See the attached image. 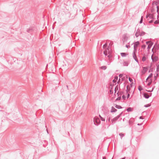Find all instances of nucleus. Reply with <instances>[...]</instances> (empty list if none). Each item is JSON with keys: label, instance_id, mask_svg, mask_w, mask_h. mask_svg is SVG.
Returning a JSON list of instances; mask_svg holds the SVG:
<instances>
[{"label": "nucleus", "instance_id": "41", "mask_svg": "<svg viewBox=\"0 0 159 159\" xmlns=\"http://www.w3.org/2000/svg\"><path fill=\"white\" fill-rule=\"evenodd\" d=\"M155 48V47H154V48H153V50H154V48Z\"/></svg>", "mask_w": 159, "mask_h": 159}, {"label": "nucleus", "instance_id": "31", "mask_svg": "<svg viewBox=\"0 0 159 159\" xmlns=\"http://www.w3.org/2000/svg\"><path fill=\"white\" fill-rule=\"evenodd\" d=\"M145 47H146V46L145 45H143L142 46V48H143V49H144L145 48Z\"/></svg>", "mask_w": 159, "mask_h": 159}, {"label": "nucleus", "instance_id": "11", "mask_svg": "<svg viewBox=\"0 0 159 159\" xmlns=\"http://www.w3.org/2000/svg\"><path fill=\"white\" fill-rule=\"evenodd\" d=\"M139 42H136L134 44V48L135 50H136V48L139 45Z\"/></svg>", "mask_w": 159, "mask_h": 159}, {"label": "nucleus", "instance_id": "36", "mask_svg": "<svg viewBox=\"0 0 159 159\" xmlns=\"http://www.w3.org/2000/svg\"><path fill=\"white\" fill-rule=\"evenodd\" d=\"M119 76L120 77H122V74H120L119 75Z\"/></svg>", "mask_w": 159, "mask_h": 159}, {"label": "nucleus", "instance_id": "21", "mask_svg": "<svg viewBox=\"0 0 159 159\" xmlns=\"http://www.w3.org/2000/svg\"><path fill=\"white\" fill-rule=\"evenodd\" d=\"M107 68V67L106 66H102L101 67V69L103 70H105Z\"/></svg>", "mask_w": 159, "mask_h": 159}, {"label": "nucleus", "instance_id": "10", "mask_svg": "<svg viewBox=\"0 0 159 159\" xmlns=\"http://www.w3.org/2000/svg\"><path fill=\"white\" fill-rule=\"evenodd\" d=\"M146 17L148 18V20H149V19L153 18V15L152 14H149L146 16Z\"/></svg>", "mask_w": 159, "mask_h": 159}, {"label": "nucleus", "instance_id": "1", "mask_svg": "<svg viewBox=\"0 0 159 159\" xmlns=\"http://www.w3.org/2000/svg\"><path fill=\"white\" fill-rule=\"evenodd\" d=\"M111 112H114L115 113L114 115L115 116H116L112 120V122H115L116 121L122 113V111L120 110H117L113 107H112L111 108Z\"/></svg>", "mask_w": 159, "mask_h": 159}, {"label": "nucleus", "instance_id": "26", "mask_svg": "<svg viewBox=\"0 0 159 159\" xmlns=\"http://www.w3.org/2000/svg\"><path fill=\"white\" fill-rule=\"evenodd\" d=\"M129 81L130 82H132V81L133 80H132V79L131 78H129Z\"/></svg>", "mask_w": 159, "mask_h": 159}, {"label": "nucleus", "instance_id": "8", "mask_svg": "<svg viewBox=\"0 0 159 159\" xmlns=\"http://www.w3.org/2000/svg\"><path fill=\"white\" fill-rule=\"evenodd\" d=\"M153 6L154 8H155L157 9L158 11V2H154L153 3Z\"/></svg>", "mask_w": 159, "mask_h": 159}, {"label": "nucleus", "instance_id": "24", "mask_svg": "<svg viewBox=\"0 0 159 159\" xmlns=\"http://www.w3.org/2000/svg\"><path fill=\"white\" fill-rule=\"evenodd\" d=\"M122 98L124 99L125 100L127 98V97H126L125 95H123L122 96Z\"/></svg>", "mask_w": 159, "mask_h": 159}, {"label": "nucleus", "instance_id": "12", "mask_svg": "<svg viewBox=\"0 0 159 159\" xmlns=\"http://www.w3.org/2000/svg\"><path fill=\"white\" fill-rule=\"evenodd\" d=\"M152 61H156L158 60V57H154L153 55H152Z\"/></svg>", "mask_w": 159, "mask_h": 159}, {"label": "nucleus", "instance_id": "16", "mask_svg": "<svg viewBox=\"0 0 159 159\" xmlns=\"http://www.w3.org/2000/svg\"><path fill=\"white\" fill-rule=\"evenodd\" d=\"M144 97L146 98H148L149 97V96L147 93L144 94Z\"/></svg>", "mask_w": 159, "mask_h": 159}, {"label": "nucleus", "instance_id": "32", "mask_svg": "<svg viewBox=\"0 0 159 159\" xmlns=\"http://www.w3.org/2000/svg\"><path fill=\"white\" fill-rule=\"evenodd\" d=\"M153 88H152L151 90H147V91L149 92H152L153 91Z\"/></svg>", "mask_w": 159, "mask_h": 159}, {"label": "nucleus", "instance_id": "33", "mask_svg": "<svg viewBox=\"0 0 159 159\" xmlns=\"http://www.w3.org/2000/svg\"><path fill=\"white\" fill-rule=\"evenodd\" d=\"M120 98H121L120 97H119L117 98H116V100H120Z\"/></svg>", "mask_w": 159, "mask_h": 159}, {"label": "nucleus", "instance_id": "9", "mask_svg": "<svg viewBox=\"0 0 159 159\" xmlns=\"http://www.w3.org/2000/svg\"><path fill=\"white\" fill-rule=\"evenodd\" d=\"M94 122H96L97 124H98L100 123V120L99 118L97 117H95L94 119Z\"/></svg>", "mask_w": 159, "mask_h": 159}, {"label": "nucleus", "instance_id": "25", "mask_svg": "<svg viewBox=\"0 0 159 159\" xmlns=\"http://www.w3.org/2000/svg\"><path fill=\"white\" fill-rule=\"evenodd\" d=\"M139 89L140 91H141V90H142L143 89H142V87H141V86H139Z\"/></svg>", "mask_w": 159, "mask_h": 159}, {"label": "nucleus", "instance_id": "18", "mask_svg": "<svg viewBox=\"0 0 159 159\" xmlns=\"http://www.w3.org/2000/svg\"><path fill=\"white\" fill-rule=\"evenodd\" d=\"M133 108L131 107H129L127 109V111L128 112L131 111H132Z\"/></svg>", "mask_w": 159, "mask_h": 159}, {"label": "nucleus", "instance_id": "6", "mask_svg": "<svg viewBox=\"0 0 159 159\" xmlns=\"http://www.w3.org/2000/svg\"><path fill=\"white\" fill-rule=\"evenodd\" d=\"M146 44L148 45V49H149L152 46L153 43L151 42H147Z\"/></svg>", "mask_w": 159, "mask_h": 159}, {"label": "nucleus", "instance_id": "23", "mask_svg": "<svg viewBox=\"0 0 159 159\" xmlns=\"http://www.w3.org/2000/svg\"><path fill=\"white\" fill-rule=\"evenodd\" d=\"M146 57H143L142 59V61H144L146 60Z\"/></svg>", "mask_w": 159, "mask_h": 159}, {"label": "nucleus", "instance_id": "7", "mask_svg": "<svg viewBox=\"0 0 159 159\" xmlns=\"http://www.w3.org/2000/svg\"><path fill=\"white\" fill-rule=\"evenodd\" d=\"M148 70V68L146 67H143V69L141 70V72L142 75L144 74Z\"/></svg>", "mask_w": 159, "mask_h": 159}, {"label": "nucleus", "instance_id": "5", "mask_svg": "<svg viewBox=\"0 0 159 159\" xmlns=\"http://www.w3.org/2000/svg\"><path fill=\"white\" fill-rule=\"evenodd\" d=\"M152 81V78H147L146 80V82L148 83V85H149L151 84Z\"/></svg>", "mask_w": 159, "mask_h": 159}, {"label": "nucleus", "instance_id": "37", "mask_svg": "<svg viewBox=\"0 0 159 159\" xmlns=\"http://www.w3.org/2000/svg\"><path fill=\"white\" fill-rule=\"evenodd\" d=\"M152 20H150V21H149V22L150 23H152Z\"/></svg>", "mask_w": 159, "mask_h": 159}, {"label": "nucleus", "instance_id": "19", "mask_svg": "<svg viewBox=\"0 0 159 159\" xmlns=\"http://www.w3.org/2000/svg\"><path fill=\"white\" fill-rule=\"evenodd\" d=\"M154 23L155 24H158L159 23V17H158V20L155 21Z\"/></svg>", "mask_w": 159, "mask_h": 159}, {"label": "nucleus", "instance_id": "4", "mask_svg": "<svg viewBox=\"0 0 159 159\" xmlns=\"http://www.w3.org/2000/svg\"><path fill=\"white\" fill-rule=\"evenodd\" d=\"M132 83L130 84L131 87L129 86H127V91L128 93L127 96V98L128 99L129 98L130 95L129 93H133L134 91V87L132 85Z\"/></svg>", "mask_w": 159, "mask_h": 159}, {"label": "nucleus", "instance_id": "17", "mask_svg": "<svg viewBox=\"0 0 159 159\" xmlns=\"http://www.w3.org/2000/svg\"><path fill=\"white\" fill-rule=\"evenodd\" d=\"M153 76V74L152 73H150V74L149 75L148 78H152Z\"/></svg>", "mask_w": 159, "mask_h": 159}, {"label": "nucleus", "instance_id": "35", "mask_svg": "<svg viewBox=\"0 0 159 159\" xmlns=\"http://www.w3.org/2000/svg\"><path fill=\"white\" fill-rule=\"evenodd\" d=\"M152 71V69H151V70H150L149 71H148V72L149 73V72H150L151 71Z\"/></svg>", "mask_w": 159, "mask_h": 159}, {"label": "nucleus", "instance_id": "34", "mask_svg": "<svg viewBox=\"0 0 159 159\" xmlns=\"http://www.w3.org/2000/svg\"><path fill=\"white\" fill-rule=\"evenodd\" d=\"M120 79H119V80H118V81L117 82V83L118 84H119V83H120Z\"/></svg>", "mask_w": 159, "mask_h": 159}, {"label": "nucleus", "instance_id": "27", "mask_svg": "<svg viewBox=\"0 0 159 159\" xmlns=\"http://www.w3.org/2000/svg\"><path fill=\"white\" fill-rule=\"evenodd\" d=\"M150 106V105L149 104H148L147 105H145L144 106L145 107H149Z\"/></svg>", "mask_w": 159, "mask_h": 159}, {"label": "nucleus", "instance_id": "40", "mask_svg": "<svg viewBox=\"0 0 159 159\" xmlns=\"http://www.w3.org/2000/svg\"><path fill=\"white\" fill-rule=\"evenodd\" d=\"M159 69V68H158V67H157V70H158V69Z\"/></svg>", "mask_w": 159, "mask_h": 159}, {"label": "nucleus", "instance_id": "42", "mask_svg": "<svg viewBox=\"0 0 159 159\" xmlns=\"http://www.w3.org/2000/svg\"><path fill=\"white\" fill-rule=\"evenodd\" d=\"M122 159H125L124 158H122Z\"/></svg>", "mask_w": 159, "mask_h": 159}, {"label": "nucleus", "instance_id": "29", "mask_svg": "<svg viewBox=\"0 0 159 159\" xmlns=\"http://www.w3.org/2000/svg\"><path fill=\"white\" fill-rule=\"evenodd\" d=\"M100 118H101V120H102V121H104L105 120V119L103 118H102V117L100 116Z\"/></svg>", "mask_w": 159, "mask_h": 159}, {"label": "nucleus", "instance_id": "30", "mask_svg": "<svg viewBox=\"0 0 159 159\" xmlns=\"http://www.w3.org/2000/svg\"><path fill=\"white\" fill-rule=\"evenodd\" d=\"M130 47V46H129V45H126V48H129V47Z\"/></svg>", "mask_w": 159, "mask_h": 159}, {"label": "nucleus", "instance_id": "14", "mask_svg": "<svg viewBox=\"0 0 159 159\" xmlns=\"http://www.w3.org/2000/svg\"><path fill=\"white\" fill-rule=\"evenodd\" d=\"M118 77L117 76L115 77V79L114 80H113L112 81V82L113 83H115L116 84V82L118 80Z\"/></svg>", "mask_w": 159, "mask_h": 159}, {"label": "nucleus", "instance_id": "28", "mask_svg": "<svg viewBox=\"0 0 159 159\" xmlns=\"http://www.w3.org/2000/svg\"><path fill=\"white\" fill-rule=\"evenodd\" d=\"M142 21H143V18H142H142H141V20H140V23H142Z\"/></svg>", "mask_w": 159, "mask_h": 159}, {"label": "nucleus", "instance_id": "2", "mask_svg": "<svg viewBox=\"0 0 159 159\" xmlns=\"http://www.w3.org/2000/svg\"><path fill=\"white\" fill-rule=\"evenodd\" d=\"M107 44V43H105L103 46V48L104 49H105V50L104 51V54L105 55H108V57L110 58L111 57V56L110 55L111 53V51L110 48L109 47H107L106 48Z\"/></svg>", "mask_w": 159, "mask_h": 159}, {"label": "nucleus", "instance_id": "39", "mask_svg": "<svg viewBox=\"0 0 159 159\" xmlns=\"http://www.w3.org/2000/svg\"><path fill=\"white\" fill-rule=\"evenodd\" d=\"M103 159H106V158L105 157H103Z\"/></svg>", "mask_w": 159, "mask_h": 159}, {"label": "nucleus", "instance_id": "20", "mask_svg": "<svg viewBox=\"0 0 159 159\" xmlns=\"http://www.w3.org/2000/svg\"><path fill=\"white\" fill-rule=\"evenodd\" d=\"M115 107L118 109H120L122 108V107L120 106L117 105H116Z\"/></svg>", "mask_w": 159, "mask_h": 159}, {"label": "nucleus", "instance_id": "3", "mask_svg": "<svg viewBox=\"0 0 159 159\" xmlns=\"http://www.w3.org/2000/svg\"><path fill=\"white\" fill-rule=\"evenodd\" d=\"M111 86H112L111 88L110 92L111 93L113 94V92H114V95H115L116 96L117 95L118 96V93H119L118 91V87L117 86L115 87H114L112 86V84H111Z\"/></svg>", "mask_w": 159, "mask_h": 159}, {"label": "nucleus", "instance_id": "13", "mask_svg": "<svg viewBox=\"0 0 159 159\" xmlns=\"http://www.w3.org/2000/svg\"><path fill=\"white\" fill-rule=\"evenodd\" d=\"M123 40L124 41H126L127 40L128 37H127V35H124L123 36Z\"/></svg>", "mask_w": 159, "mask_h": 159}, {"label": "nucleus", "instance_id": "15", "mask_svg": "<svg viewBox=\"0 0 159 159\" xmlns=\"http://www.w3.org/2000/svg\"><path fill=\"white\" fill-rule=\"evenodd\" d=\"M121 55L122 57H125L127 54L125 53H121Z\"/></svg>", "mask_w": 159, "mask_h": 159}, {"label": "nucleus", "instance_id": "43", "mask_svg": "<svg viewBox=\"0 0 159 159\" xmlns=\"http://www.w3.org/2000/svg\"><path fill=\"white\" fill-rule=\"evenodd\" d=\"M140 118H141V117H140Z\"/></svg>", "mask_w": 159, "mask_h": 159}, {"label": "nucleus", "instance_id": "22", "mask_svg": "<svg viewBox=\"0 0 159 159\" xmlns=\"http://www.w3.org/2000/svg\"><path fill=\"white\" fill-rule=\"evenodd\" d=\"M139 34V33L138 32H137L135 34V35L136 37H138Z\"/></svg>", "mask_w": 159, "mask_h": 159}, {"label": "nucleus", "instance_id": "38", "mask_svg": "<svg viewBox=\"0 0 159 159\" xmlns=\"http://www.w3.org/2000/svg\"><path fill=\"white\" fill-rule=\"evenodd\" d=\"M125 77H126V78L127 79V78H128V76H127V75H126V76H125Z\"/></svg>", "mask_w": 159, "mask_h": 159}]
</instances>
